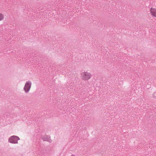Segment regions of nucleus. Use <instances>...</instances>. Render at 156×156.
<instances>
[{
  "mask_svg": "<svg viewBox=\"0 0 156 156\" xmlns=\"http://www.w3.org/2000/svg\"><path fill=\"white\" fill-rule=\"evenodd\" d=\"M80 77L81 79L84 81H87L92 77L91 73L87 71L82 72L80 74Z\"/></svg>",
  "mask_w": 156,
  "mask_h": 156,
  "instance_id": "nucleus-1",
  "label": "nucleus"
},
{
  "mask_svg": "<svg viewBox=\"0 0 156 156\" xmlns=\"http://www.w3.org/2000/svg\"><path fill=\"white\" fill-rule=\"evenodd\" d=\"M20 139L17 136H10L9 139V142L12 144L18 143V140Z\"/></svg>",
  "mask_w": 156,
  "mask_h": 156,
  "instance_id": "nucleus-2",
  "label": "nucleus"
},
{
  "mask_svg": "<svg viewBox=\"0 0 156 156\" xmlns=\"http://www.w3.org/2000/svg\"><path fill=\"white\" fill-rule=\"evenodd\" d=\"M31 85V83L30 81H28L26 82L24 87V90L26 92H28L29 91Z\"/></svg>",
  "mask_w": 156,
  "mask_h": 156,
  "instance_id": "nucleus-3",
  "label": "nucleus"
},
{
  "mask_svg": "<svg viewBox=\"0 0 156 156\" xmlns=\"http://www.w3.org/2000/svg\"><path fill=\"white\" fill-rule=\"evenodd\" d=\"M150 12L151 14L154 16L156 17V9L151 8L150 9Z\"/></svg>",
  "mask_w": 156,
  "mask_h": 156,
  "instance_id": "nucleus-4",
  "label": "nucleus"
},
{
  "mask_svg": "<svg viewBox=\"0 0 156 156\" xmlns=\"http://www.w3.org/2000/svg\"><path fill=\"white\" fill-rule=\"evenodd\" d=\"M4 18V15L2 13H0V20H3Z\"/></svg>",
  "mask_w": 156,
  "mask_h": 156,
  "instance_id": "nucleus-5",
  "label": "nucleus"
}]
</instances>
